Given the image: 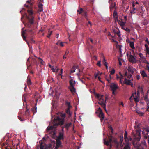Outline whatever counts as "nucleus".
I'll list each match as a JSON object with an SVG mask.
<instances>
[{
    "mask_svg": "<svg viewBox=\"0 0 149 149\" xmlns=\"http://www.w3.org/2000/svg\"><path fill=\"white\" fill-rule=\"evenodd\" d=\"M134 139L137 141H140L141 138L140 130H137L136 132L134 134Z\"/></svg>",
    "mask_w": 149,
    "mask_h": 149,
    "instance_id": "obj_3",
    "label": "nucleus"
},
{
    "mask_svg": "<svg viewBox=\"0 0 149 149\" xmlns=\"http://www.w3.org/2000/svg\"><path fill=\"white\" fill-rule=\"evenodd\" d=\"M30 110L29 109L26 108L25 113V115L26 116H28L29 115Z\"/></svg>",
    "mask_w": 149,
    "mask_h": 149,
    "instance_id": "obj_23",
    "label": "nucleus"
},
{
    "mask_svg": "<svg viewBox=\"0 0 149 149\" xmlns=\"http://www.w3.org/2000/svg\"><path fill=\"white\" fill-rule=\"evenodd\" d=\"M61 144L60 140H56V147L58 148L59 147H62V146L61 145Z\"/></svg>",
    "mask_w": 149,
    "mask_h": 149,
    "instance_id": "obj_16",
    "label": "nucleus"
},
{
    "mask_svg": "<svg viewBox=\"0 0 149 149\" xmlns=\"http://www.w3.org/2000/svg\"><path fill=\"white\" fill-rule=\"evenodd\" d=\"M79 80L81 81L82 82V83H83V84H84V80H82L80 78H79Z\"/></svg>",
    "mask_w": 149,
    "mask_h": 149,
    "instance_id": "obj_57",
    "label": "nucleus"
},
{
    "mask_svg": "<svg viewBox=\"0 0 149 149\" xmlns=\"http://www.w3.org/2000/svg\"><path fill=\"white\" fill-rule=\"evenodd\" d=\"M118 24L121 26L122 28L124 26L125 22L122 21V20L121 21L120 20Z\"/></svg>",
    "mask_w": 149,
    "mask_h": 149,
    "instance_id": "obj_20",
    "label": "nucleus"
},
{
    "mask_svg": "<svg viewBox=\"0 0 149 149\" xmlns=\"http://www.w3.org/2000/svg\"><path fill=\"white\" fill-rule=\"evenodd\" d=\"M136 77L137 79L138 80L140 78V76L139 75H137Z\"/></svg>",
    "mask_w": 149,
    "mask_h": 149,
    "instance_id": "obj_60",
    "label": "nucleus"
},
{
    "mask_svg": "<svg viewBox=\"0 0 149 149\" xmlns=\"http://www.w3.org/2000/svg\"><path fill=\"white\" fill-rule=\"evenodd\" d=\"M96 97L99 100H100L103 99L104 96L103 95H101L99 94H96Z\"/></svg>",
    "mask_w": 149,
    "mask_h": 149,
    "instance_id": "obj_18",
    "label": "nucleus"
},
{
    "mask_svg": "<svg viewBox=\"0 0 149 149\" xmlns=\"http://www.w3.org/2000/svg\"><path fill=\"white\" fill-rule=\"evenodd\" d=\"M98 76V74H95L94 77L95 78H96Z\"/></svg>",
    "mask_w": 149,
    "mask_h": 149,
    "instance_id": "obj_62",
    "label": "nucleus"
},
{
    "mask_svg": "<svg viewBox=\"0 0 149 149\" xmlns=\"http://www.w3.org/2000/svg\"><path fill=\"white\" fill-rule=\"evenodd\" d=\"M25 32L24 31H22V36H24V34H25Z\"/></svg>",
    "mask_w": 149,
    "mask_h": 149,
    "instance_id": "obj_64",
    "label": "nucleus"
},
{
    "mask_svg": "<svg viewBox=\"0 0 149 149\" xmlns=\"http://www.w3.org/2000/svg\"><path fill=\"white\" fill-rule=\"evenodd\" d=\"M127 69L128 72H130L132 74H133L134 73L135 69L133 67L129 66Z\"/></svg>",
    "mask_w": 149,
    "mask_h": 149,
    "instance_id": "obj_15",
    "label": "nucleus"
},
{
    "mask_svg": "<svg viewBox=\"0 0 149 149\" xmlns=\"http://www.w3.org/2000/svg\"><path fill=\"white\" fill-rule=\"evenodd\" d=\"M63 132H60L59 133V135L57 138V140H63L64 138L63 137Z\"/></svg>",
    "mask_w": 149,
    "mask_h": 149,
    "instance_id": "obj_14",
    "label": "nucleus"
},
{
    "mask_svg": "<svg viewBox=\"0 0 149 149\" xmlns=\"http://www.w3.org/2000/svg\"><path fill=\"white\" fill-rule=\"evenodd\" d=\"M104 100L103 99H102V100H100V102H98V104L102 106V104L104 103Z\"/></svg>",
    "mask_w": 149,
    "mask_h": 149,
    "instance_id": "obj_37",
    "label": "nucleus"
},
{
    "mask_svg": "<svg viewBox=\"0 0 149 149\" xmlns=\"http://www.w3.org/2000/svg\"><path fill=\"white\" fill-rule=\"evenodd\" d=\"M132 6L133 7L132 9L130 11V13L131 14H134L136 13V9L135 8V5L134 3H133L132 4Z\"/></svg>",
    "mask_w": 149,
    "mask_h": 149,
    "instance_id": "obj_13",
    "label": "nucleus"
},
{
    "mask_svg": "<svg viewBox=\"0 0 149 149\" xmlns=\"http://www.w3.org/2000/svg\"><path fill=\"white\" fill-rule=\"evenodd\" d=\"M29 15L27 17V18L29 20V22L32 24L33 23V17L32 16L33 12L32 10H28Z\"/></svg>",
    "mask_w": 149,
    "mask_h": 149,
    "instance_id": "obj_4",
    "label": "nucleus"
},
{
    "mask_svg": "<svg viewBox=\"0 0 149 149\" xmlns=\"http://www.w3.org/2000/svg\"><path fill=\"white\" fill-rule=\"evenodd\" d=\"M49 67L51 68V70H52L53 72H56L53 66H52L50 65H49Z\"/></svg>",
    "mask_w": 149,
    "mask_h": 149,
    "instance_id": "obj_40",
    "label": "nucleus"
},
{
    "mask_svg": "<svg viewBox=\"0 0 149 149\" xmlns=\"http://www.w3.org/2000/svg\"><path fill=\"white\" fill-rule=\"evenodd\" d=\"M122 29H124V30H125V31H127V32H130V29L127 28V27H125L124 26L123 27V28H122Z\"/></svg>",
    "mask_w": 149,
    "mask_h": 149,
    "instance_id": "obj_43",
    "label": "nucleus"
},
{
    "mask_svg": "<svg viewBox=\"0 0 149 149\" xmlns=\"http://www.w3.org/2000/svg\"><path fill=\"white\" fill-rule=\"evenodd\" d=\"M32 111L33 114L36 113L37 112V107H33L32 109Z\"/></svg>",
    "mask_w": 149,
    "mask_h": 149,
    "instance_id": "obj_32",
    "label": "nucleus"
},
{
    "mask_svg": "<svg viewBox=\"0 0 149 149\" xmlns=\"http://www.w3.org/2000/svg\"><path fill=\"white\" fill-rule=\"evenodd\" d=\"M100 62L101 61H99L97 63V65L100 67L101 66Z\"/></svg>",
    "mask_w": 149,
    "mask_h": 149,
    "instance_id": "obj_50",
    "label": "nucleus"
},
{
    "mask_svg": "<svg viewBox=\"0 0 149 149\" xmlns=\"http://www.w3.org/2000/svg\"><path fill=\"white\" fill-rule=\"evenodd\" d=\"M38 58L39 60V61L40 62V63L42 65H44L45 63L43 61V60L39 57Z\"/></svg>",
    "mask_w": 149,
    "mask_h": 149,
    "instance_id": "obj_25",
    "label": "nucleus"
},
{
    "mask_svg": "<svg viewBox=\"0 0 149 149\" xmlns=\"http://www.w3.org/2000/svg\"><path fill=\"white\" fill-rule=\"evenodd\" d=\"M144 100L145 101L147 104L149 103V100L147 95H146L144 97Z\"/></svg>",
    "mask_w": 149,
    "mask_h": 149,
    "instance_id": "obj_28",
    "label": "nucleus"
},
{
    "mask_svg": "<svg viewBox=\"0 0 149 149\" xmlns=\"http://www.w3.org/2000/svg\"><path fill=\"white\" fill-rule=\"evenodd\" d=\"M83 16L85 17V18H86V19H87V16H86V12H85L84 15H83Z\"/></svg>",
    "mask_w": 149,
    "mask_h": 149,
    "instance_id": "obj_63",
    "label": "nucleus"
},
{
    "mask_svg": "<svg viewBox=\"0 0 149 149\" xmlns=\"http://www.w3.org/2000/svg\"><path fill=\"white\" fill-rule=\"evenodd\" d=\"M60 116L61 117L58 116L55 118L53 120V126L48 127L47 129V130L48 131L53 129L54 128H56V127L58 125H62L64 123V118L65 117V113H61Z\"/></svg>",
    "mask_w": 149,
    "mask_h": 149,
    "instance_id": "obj_1",
    "label": "nucleus"
},
{
    "mask_svg": "<svg viewBox=\"0 0 149 149\" xmlns=\"http://www.w3.org/2000/svg\"><path fill=\"white\" fill-rule=\"evenodd\" d=\"M83 11V10L82 8H81L77 10V12H79V14H81L82 12Z\"/></svg>",
    "mask_w": 149,
    "mask_h": 149,
    "instance_id": "obj_45",
    "label": "nucleus"
},
{
    "mask_svg": "<svg viewBox=\"0 0 149 149\" xmlns=\"http://www.w3.org/2000/svg\"><path fill=\"white\" fill-rule=\"evenodd\" d=\"M145 147L142 146L141 144L137 146V149H144Z\"/></svg>",
    "mask_w": 149,
    "mask_h": 149,
    "instance_id": "obj_35",
    "label": "nucleus"
},
{
    "mask_svg": "<svg viewBox=\"0 0 149 149\" xmlns=\"http://www.w3.org/2000/svg\"><path fill=\"white\" fill-rule=\"evenodd\" d=\"M141 73L143 77H146L147 76L146 74V73L144 70H142L141 71Z\"/></svg>",
    "mask_w": 149,
    "mask_h": 149,
    "instance_id": "obj_31",
    "label": "nucleus"
},
{
    "mask_svg": "<svg viewBox=\"0 0 149 149\" xmlns=\"http://www.w3.org/2000/svg\"><path fill=\"white\" fill-rule=\"evenodd\" d=\"M145 46L146 48V50H147V49H148L149 48V47H148V46L147 44H145Z\"/></svg>",
    "mask_w": 149,
    "mask_h": 149,
    "instance_id": "obj_53",
    "label": "nucleus"
},
{
    "mask_svg": "<svg viewBox=\"0 0 149 149\" xmlns=\"http://www.w3.org/2000/svg\"><path fill=\"white\" fill-rule=\"evenodd\" d=\"M103 63L104 64V65L105 66L107 65V63L106 62V60L105 58L103 57Z\"/></svg>",
    "mask_w": 149,
    "mask_h": 149,
    "instance_id": "obj_38",
    "label": "nucleus"
},
{
    "mask_svg": "<svg viewBox=\"0 0 149 149\" xmlns=\"http://www.w3.org/2000/svg\"><path fill=\"white\" fill-rule=\"evenodd\" d=\"M112 91V94L113 95H115V91L118 88V85L115 83L111 84L110 86Z\"/></svg>",
    "mask_w": 149,
    "mask_h": 149,
    "instance_id": "obj_5",
    "label": "nucleus"
},
{
    "mask_svg": "<svg viewBox=\"0 0 149 149\" xmlns=\"http://www.w3.org/2000/svg\"><path fill=\"white\" fill-rule=\"evenodd\" d=\"M127 133L126 131H125V134H124V139L125 140H126L127 139Z\"/></svg>",
    "mask_w": 149,
    "mask_h": 149,
    "instance_id": "obj_39",
    "label": "nucleus"
},
{
    "mask_svg": "<svg viewBox=\"0 0 149 149\" xmlns=\"http://www.w3.org/2000/svg\"><path fill=\"white\" fill-rule=\"evenodd\" d=\"M1 146L4 148L5 149H9L8 147H10V145L8 142H5L3 143L2 142H1Z\"/></svg>",
    "mask_w": 149,
    "mask_h": 149,
    "instance_id": "obj_7",
    "label": "nucleus"
},
{
    "mask_svg": "<svg viewBox=\"0 0 149 149\" xmlns=\"http://www.w3.org/2000/svg\"><path fill=\"white\" fill-rule=\"evenodd\" d=\"M135 57L136 56H129L128 60L129 62L132 63H135L137 62V60Z\"/></svg>",
    "mask_w": 149,
    "mask_h": 149,
    "instance_id": "obj_8",
    "label": "nucleus"
},
{
    "mask_svg": "<svg viewBox=\"0 0 149 149\" xmlns=\"http://www.w3.org/2000/svg\"><path fill=\"white\" fill-rule=\"evenodd\" d=\"M27 97V95L26 94H24L23 95L22 100L23 101L26 102V98Z\"/></svg>",
    "mask_w": 149,
    "mask_h": 149,
    "instance_id": "obj_41",
    "label": "nucleus"
},
{
    "mask_svg": "<svg viewBox=\"0 0 149 149\" xmlns=\"http://www.w3.org/2000/svg\"><path fill=\"white\" fill-rule=\"evenodd\" d=\"M147 111H149V103L147 104Z\"/></svg>",
    "mask_w": 149,
    "mask_h": 149,
    "instance_id": "obj_54",
    "label": "nucleus"
},
{
    "mask_svg": "<svg viewBox=\"0 0 149 149\" xmlns=\"http://www.w3.org/2000/svg\"><path fill=\"white\" fill-rule=\"evenodd\" d=\"M129 45L130 47L133 49H135L134 44V42H131L129 43Z\"/></svg>",
    "mask_w": 149,
    "mask_h": 149,
    "instance_id": "obj_22",
    "label": "nucleus"
},
{
    "mask_svg": "<svg viewBox=\"0 0 149 149\" xmlns=\"http://www.w3.org/2000/svg\"><path fill=\"white\" fill-rule=\"evenodd\" d=\"M69 83L70 86L69 87L74 86L76 82L75 81H74L72 79H71L69 81Z\"/></svg>",
    "mask_w": 149,
    "mask_h": 149,
    "instance_id": "obj_12",
    "label": "nucleus"
},
{
    "mask_svg": "<svg viewBox=\"0 0 149 149\" xmlns=\"http://www.w3.org/2000/svg\"><path fill=\"white\" fill-rule=\"evenodd\" d=\"M131 83V81L130 80H127L126 78H125L124 79V83L127 85H130Z\"/></svg>",
    "mask_w": 149,
    "mask_h": 149,
    "instance_id": "obj_19",
    "label": "nucleus"
},
{
    "mask_svg": "<svg viewBox=\"0 0 149 149\" xmlns=\"http://www.w3.org/2000/svg\"><path fill=\"white\" fill-rule=\"evenodd\" d=\"M115 143V144H117V146L118 145V142L115 139L113 141Z\"/></svg>",
    "mask_w": 149,
    "mask_h": 149,
    "instance_id": "obj_55",
    "label": "nucleus"
},
{
    "mask_svg": "<svg viewBox=\"0 0 149 149\" xmlns=\"http://www.w3.org/2000/svg\"><path fill=\"white\" fill-rule=\"evenodd\" d=\"M65 103L66 105H67L68 106V108H71L72 107V106L70 105V102H67V101H66L65 102Z\"/></svg>",
    "mask_w": 149,
    "mask_h": 149,
    "instance_id": "obj_33",
    "label": "nucleus"
},
{
    "mask_svg": "<svg viewBox=\"0 0 149 149\" xmlns=\"http://www.w3.org/2000/svg\"><path fill=\"white\" fill-rule=\"evenodd\" d=\"M113 137L111 135L109 137V140L108 141H106L105 140L104 141V143L107 146L110 145L111 147L112 146V144H111V142L112 141V139Z\"/></svg>",
    "mask_w": 149,
    "mask_h": 149,
    "instance_id": "obj_6",
    "label": "nucleus"
},
{
    "mask_svg": "<svg viewBox=\"0 0 149 149\" xmlns=\"http://www.w3.org/2000/svg\"><path fill=\"white\" fill-rule=\"evenodd\" d=\"M68 54H69V52L68 51H66L65 55H68ZM69 55H70V54H69Z\"/></svg>",
    "mask_w": 149,
    "mask_h": 149,
    "instance_id": "obj_58",
    "label": "nucleus"
},
{
    "mask_svg": "<svg viewBox=\"0 0 149 149\" xmlns=\"http://www.w3.org/2000/svg\"><path fill=\"white\" fill-rule=\"evenodd\" d=\"M27 3H29L30 4V5H31V6L33 5V3L30 2L29 1H27Z\"/></svg>",
    "mask_w": 149,
    "mask_h": 149,
    "instance_id": "obj_59",
    "label": "nucleus"
},
{
    "mask_svg": "<svg viewBox=\"0 0 149 149\" xmlns=\"http://www.w3.org/2000/svg\"><path fill=\"white\" fill-rule=\"evenodd\" d=\"M110 77L111 78V75L113 74L115 72V70L113 69H112V70L110 72Z\"/></svg>",
    "mask_w": 149,
    "mask_h": 149,
    "instance_id": "obj_42",
    "label": "nucleus"
},
{
    "mask_svg": "<svg viewBox=\"0 0 149 149\" xmlns=\"http://www.w3.org/2000/svg\"><path fill=\"white\" fill-rule=\"evenodd\" d=\"M116 33L118 36L119 37L120 36V32L119 30H118V31Z\"/></svg>",
    "mask_w": 149,
    "mask_h": 149,
    "instance_id": "obj_51",
    "label": "nucleus"
},
{
    "mask_svg": "<svg viewBox=\"0 0 149 149\" xmlns=\"http://www.w3.org/2000/svg\"><path fill=\"white\" fill-rule=\"evenodd\" d=\"M142 146H143L144 147H146V144L145 141H142L141 144Z\"/></svg>",
    "mask_w": 149,
    "mask_h": 149,
    "instance_id": "obj_36",
    "label": "nucleus"
},
{
    "mask_svg": "<svg viewBox=\"0 0 149 149\" xmlns=\"http://www.w3.org/2000/svg\"><path fill=\"white\" fill-rule=\"evenodd\" d=\"M126 42L127 43H129L131 41H130L129 39V38H127L126 40Z\"/></svg>",
    "mask_w": 149,
    "mask_h": 149,
    "instance_id": "obj_52",
    "label": "nucleus"
},
{
    "mask_svg": "<svg viewBox=\"0 0 149 149\" xmlns=\"http://www.w3.org/2000/svg\"><path fill=\"white\" fill-rule=\"evenodd\" d=\"M106 111V104L105 103H104L101 106Z\"/></svg>",
    "mask_w": 149,
    "mask_h": 149,
    "instance_id": "obj_44",
    "label": "nucleus"
},
{
    "mask_svg": "<svg viewBox=\"0 0 149 149\" xmlns=\"http://www.w3.org/2000/svg\"><path fill=\"white\" fill-rule=\"evenodd\" d=\"M119 74L120 76V81L121 82V80L123 78V76L121 74L120 72H119Z\"/></svg>",
    "mask_w": 149,
    "mask_h": 149,
    "instance_id": "obj_46",
    "label": "nucleus"
},
{
    "mask_svg": "<svg viewBox=\"0 0 149 149\" xmlns=\"http://www.w3.org/2000/svg\"><path fill=\"white\" fill-rule=\"evenodd\" d=\"M40 149H47L46 146L45 145L43 144L42 142H41L40 144Z\"/></svg>",
    "mask_w": 149,
    "mask_h": 149,
    "instance_id": "obj_21",
    "label": "nucleus"
},
{
    "mask_svg": "<svg viewBox=\"0 0 149 149\" xmlns=\"http://www.w3.org/2000/svg\"><path fill=\"white\" fill-rule=\"evenodd\" d=\"M113 16L114 18L115 22L116 23L117 22H118V23L120 21V20L118 19V16L117 14V12L116 11H114V12Z\"/></svg>",
    "mask_w": 149,
    "mask_h": 149,
    "instance_id": "obj_9",
    "label": "nucleus"
},
{
    "mask_svg": "<svg viewBox=\"0 0 149 149\" xmlns=\"http://www.w3.org/2000/svg\"><path fill=\"white\" fill-rule=\"evenodd\" d=\"M149 136L148 135V134L146 133L144 135V138L145 139H146L147 138H149Z\"/></svg>",
    "mask_w": 149,
    "mask_h": 149,
    "instance_id": "obj_47",
    "label": "nucleus"
},
{
    "mask_svg": "<svg viewBox=\"0 0 149 149\" xmlns=\"http://www.w3.org/2000/svg\"><path fill=\"white\" fill-rule=\"evenodd\" d=\"M116 5V3L114 2L113 3V2H111V5L110 6V8H114Z\"/></svg>",
    "mask_w": 149,
    "mask_h": 149,
    "instance_id": "obj_27",
    "label": "nucleus"
},
{
    "mask_svg": "<svg viewBox=\"0 0 149 149\" xmlns=\"http://www.w3.org/2000/svg\"><path fill=\"white\" fill-rule=\"evenodd\" d=\"M138 94L139 93L140 91L141 93L143 92V89L142 87L139 86L138 87Z\"/></svg>",
    "mask_w": 149,
    "mask_h": 149,
    "instance_id": "obj_30",
    "label": "nucleus"
},
{
    "mask_svg": "<svg viewBox=\"0 0 149 149\" xmlns=\"http://www.w3.org/2000/svg\"><path fill=\"white\" fill-rule=\"evenodd\" d=\"M60 45L61 46L63 47L64 46V45L63 44V42H61L60 43Z\"/></svg>",
    "mask_w": 149,
    "mask_h": 149,
    "instance_id": "obj_56",
    "label": "nucleus"
},
{
    "mask_svg": "<svg viewBox=\"0 0 149 149\" xmlns=\"http://www.w3.org/2000/svg\"><path fill=\"white\" fill-rule=\"evenodd\" d=\"M72 125V123H65L64 126V128H66L67 130H68V128L71 126V125Z\"/></svg>",
    "mask_w": 149,
    "mask_h": 149,
    "instance_id": "obj_17",
    "label": "nucleus"
},
{
    "mask_svg": "<svg viewBox=\"0 0 149 149\" xmlns=\"http://www.w3.org/2000/svg\"><path fill=\"white\" fill-rule=\"evenodd\" d=\"M98 111H99V112H102V109H101V108H100V107H99L98 109Z\"/></svg>",
    "mask_w": 149,
    "mask_h": 149,
    "instance_id": "obj_61",
    "label": "nucleus"
},
{
    "mask_svg": "<svg viewBox=\"0 0 149 149\" xmlns=\"http://www.w3.org/2000/svg\"><path fill=\"white\" fill-rule=\"evenodd\" d=\"M132 139L130 137H127V139L125 140L126 142L124 149H131L130 145L131 143L129 142L132 141Z\"/></svg>",
    "mask_w": 149,
    "mask_h": 149,
    "instance_id": "obj_2",
    "label": "nucleus"
},
{
    "mask_svg": "<svg viewBox=\"0 0 149 149\" xmlns=\"http://www.w3.org/2000/svg\"><path fill=\"white\" fill-rule=\"evenodd\" d=\"M39 1H40L39 2V4L38 5V6L39 7L38 11L40 12H41L43 10V5L41 2L43 1V0L42 1H40V0Z\"/></svg>",
    "mask_w": 149,
    "mask_h": 149,
    "instance_id": "obj_11",
    "label": "nucleus"
},
{
    "mask_svg": "<svg viewBox=\"0 0 149 149\" xmlns=\"http://www.w3.org/2000/svg\"><path fill=\"white\" fill-rule=\"evenodd\" d=\"M132 77V75L131 74H128V75L127 77L128 78L130 79H131V78Z\"/></svg>",
    "mask_w": 149,
    "mask_h": 149,
    "instance_id": "obj_48",
    "label": "nucleus"
},
{
    "mask_svg": "<svg viewBox=\"0 0 149 149\" xmlns=\"http://www.w3.org/2000/svg\"><path fill=\"white\" fill-rule=\"evenodd\" d=\"M87 26H90L91 27L92 26V23L90 21H89L88 22V23L87 24Z\"/></svg>",
    "mask_w": 149,
    "mask_h": 149,
    "instance_id": "obj_49",
    "label": "nucleus"
},
{
    "mask_svg": "<svg viewBox=\"0 0 149 149\" xmlns=\"http://www.w3.org/2000/svg\"><path fill=\"white\" fill-rule=\"evenodd\" d=\"M31 81L30 79L29 76H28L27 77V84L29 86L30 85H31Z\"/></svg>",
    "mask_w": 149,
    "mask_h": 149,
    "instance_id": "obj_29",
    "label": "nucleus"
},
{
    "mask_svg": "<svg viewBox=\"0 0 149 149\" xmlns=\"http://www.w3.org/2000/svg\"><path fill=\"white\" fill-rule=\"evenodd\" d=\"M98 116L99 117L102 118V119H103L104 118V115L102 112H100Z\"/></svg>",
    "mask_w": 149,
    "mask_h": 149,
    "instance_id": "obj_24",
    "label": "nucleus"
},
{
    "mask_svg": "<svg viewBox=\"0 0 149 149\" xmlns=\"http://www.w3.org/2000/svg\"><path fill=\"white\" fill-rule=\"evenodd\" d=\"M66 112L70 116L71 115V114L70 111V108H67L66 111Z\"/></svg>",
    "mask_w": 149,
    "mask_h": 149,
    "instance_id": "obj_34",
    "label": "nucleus"
},
{
    "mask_svg": "<svg viewBox=\"0 0 149 149\" xmlns=\"http://www.w3.org/2000/svg\"><path fill=\"white\" fill-rule=\"evenodd\" d=\"M68 88L70 91L71 93L73 95L76 93V90L74 86L68 87Z\"/></svg>",
    "mask_w": 149,
    "mask_h": 149,
    "instance_id": "obj_10",
    "label": "nucleus"
},
{
    "mask_svg": "<svg viewBox=\"0 0 149 149\" xmlns=\"http://www.w3.org/2000/svg\"><path fill=\"white\" fill-rule=\"evenodd\" d=\"M121 57L122 56H119V57L118 58V61H119V64L120 65H122L121 61H124L123 60V59H122V58H121Z\"/></svg>",
    "mask_w": 149,
    "mask_h": 149,
    "instance_id": "obj_26",
    "label": "nucleus"
}]
</instances>
